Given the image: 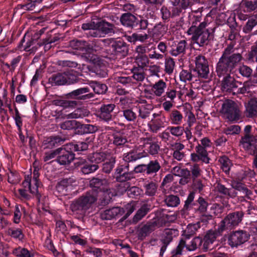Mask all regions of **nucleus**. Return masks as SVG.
Returning <instances> with one entry per match:
<instances>
[{
    "label": "nucleus",
    "mask_w": 257,
    "mask_h": 257,
    "mask_svg": "<svg viewBox=\"0 0 257 257\" xmlns=\"http://www.w3.org/2000/svg\"><path fill=\"white\" fill-rule=\"evenodd\" d=\"M107 184L105 179L92 178L90 182V187L92 189L83 194L77 199L73 201L70 204L71 210L75 214L84 215L86 211L94 204L98 198V193L104 190Z\"/></svg>",
    "instance_id": "1"
},
{
    "label": "nucleus",
    "mask_w": 257,
    "mask_h": 257,
    "mask_svg": "<svg viewBox=\"0 0 257 257\" xmlns=\"http://www.w3.org/2000/svg\"><path fill=\"white\" fill-rule=\"evenodd\" d=\"M207 23L203 22L198 26H192L187 31V34L191 35V40L200 47H204L209 44V30L206 27Z\"/></svg>",
    "instance_id": "2"
},
{
    "label": "nucleus",
    "mask_w": 257,
    "mask_h": 257,
    "mask_svg": "<svg viewBox=\"0 0 257 257\" xmlns=\"http://www.w3.org/2000/svg\"><path fill=\"white\" fill-rule=\"evenodd\" d=\"M103 43L107 48L106 51L110 55L124 57L127 55L128 48L127 44L122 40L114 38L103 39Z\"/></svg>",
    "instance_id": "3"
},
{
    "label": "nucleus",
    "mask_w": 257,
    "mask_h": 257,
    "mask_svg": "<svg viewBox=\"0 0 257 257\" xmlns=\"http://www.w3.org/2000/svg\"><path fill=\"white\" fill-rule=\"evenodd\" d=\"M121 24L124 27L132 29L146 30L148 21L141 16L136 17L130 13L123 14L120 18Z\"/></svg>",
    "instance_id": "4"
},
{
    "label": "nucleus",
    "mask_w": 257,
    "mask_h": 257,
    "mask_svg": "<svg viewBox=\"0 0 257 257\" xmlns=\"http://www.w3.org/2000/svg\"><path fill=\"white\" fill-rule=\"evenodd\" d=\"M241 56L239 54H233L227 56L225 58H221L217 63L216 72L219 77L228 75L234 65L241 59Z\"/></svg>",
    "instance_id": "5"
},
{
    "label": "nucleus",
    "mask_w": 257,
    "mask_h": 257,
    "mask_svg": "<svg viewBox=\"0 0 257 257\" xmlns=\"http://www.w3.org/2000/svg\"><path fill=\"white\" fill-rule=\"evenodd\" d=\"M209 147V139L204 138L195 147V153L191 154L190 160L193 162H201L205 164L209 163V154L207 148Z\"/></svg>",
    "instance_id": "6"
},
{
    "label": "nucleus",
    "mask_w": 257,
    "mask_h": 257,
    "mask_svg": "<svg viewBox=\"0 0 257 257\" xmlns=\"http://www.w3.org/2000/svg\"><path fill=\"white\" fill-rule=\"evenodd\" d=\"M78 81L77 76L72 70L53 74L48 79L49 83L52 86L71 84L77 82Z\"/></svg>",
    "instance_id": "7"
},
{
    "label": "nucleus",
    "mask_w": 257,
    "mask_h": 257,
    "mask_svg": "<svg viewBox=\"0 0 257 257\" xmlns=\"http://www.w3.org/2000/svg\"><path fill=\"white\" fill-rule=\"evenodd\" d=\"M221 113L230 121H238L241 116L238 105L233 101L227 99L222 105Z\"/></svg>",
    "instance_id": "8"
},
{
    "label": "nucleus",
    "mask_w": 257,
    "mask_h": 257,
    "mask_svg": "<svg viewBox=\"0 0 257 257\" xmlns=\"http://www.w3.org/2000/svg\"><path fill=\"white\" fill-rule=\"evenodd\" d=\"M191 235V234H185L183 238L180 239L178 246L172 251L173 256H177L181 254L182 249L185 247L189 251H193L201 244L202 240L199 237H195L191 240L190 244H187L186 240L189 239Z\"/></svg>",
    "instance_id": "9"
},
{
    "label": "nucleus",
    "mask_w": 257,
    "mask_h": 257,
    "mask_svg": "<svg viewBox=\"0 0 257 257\" xmlns=\"http://www.w3.org/2000/svg\"><path fill=\"white\" fill-rule=\"evenodd\" d=\"M243 213L241 211H237L227 215L221 222L218 227L219 232H222L225 229H231L237 225L241 221Z\"/></svg>",
    "instance_id": "10"
},
{
    "label": "nucleus",
    "mask_w": 257,
    "mask_h": 257,
    "mask_svg": "<svg viewBox=\"0 0 257 257\" xmlns=\"http://www.w3.org/2000/svg\"><path fill=\"white\" fill-rule=\"evenodd\" d=\"M66 96L69 99L87 101L94 98V94L90 92L88 87H84L72 91L67 93Z\"/></svg>",
    "instance_id": "11"
},
{
    "label": "nucleus",
    "mask_w": 257,
    "mask_h": 257,
    "mask_svg": "<svg viewBox=\"0 0 257 257\" xmlns=\"http://www.w3.org/2000/svg\"><path fill=\"white\" fill-rule=\"evenodd\" d=\"M114 176L118 182H124L134 178L133 172L130 171L128 164L118 165L115 170Z\"/></svg>",
    "instance_id": "12"
},
{
    "label": "nucleus",
    "mask_w": 257,
    "mask_h": 257,
    "mask_svg": "<svg viewBox=\"0 0 257 257\" xmlns=\"http://www.w3.org/2000/svg\"><path fill=\"white\" fill-rule=\"evenodd\" d=\"M196 67L195 70L197 72L199 78L207 79L209 74L208 61L202 55L198 56L195 60Z\"/></svg>",
    "instance_id": "13"
},
{
    "label": "nucleus",
    "mask_w": 257,
    "mask_h": 257,
    "mask_svg": "<svg viewBox=\"0 0 257 257\" xmlns=\"http://www.w3.org/2000/svg\"><path fill=\"white\" fill-rule=\"evenodd\" d=\"M75 183L76 180L72 177L63 179L57 183L56 191L60 195H67L72 190Z\"/></svg>",
    "instance_id": "14"
},
{
    "label": "nucleus",
    "mask_w": 257,
    "mask_h": 257,
    "mask_svg": "<svg viewBox=\"0 0 257 257\" xmlns=\"http://www.w3.org/2000/svg\"><path fill=\"white\" fill-rule=\"evenodd\" d=\"M242 148L252 155L257 156V139L252 135H245L240 142Z\"/></svg>",
    "instance_id": "15"
},
{
    "label": "nucleus",
    "mask_w": 257,
    "mask_h": 257,
    "mask_svg": "<svg viewBox=\"0 0 257 257\" xmlns=\"http://www.w3.org/2000/svg\"><path fill=\"white\" fill-rule=\"evenodd\" d=\"M249 235L244 231H237L230 234L228 237V244L231 247H236L248 240Z\"/></svg>",
    "instance_id": "16"
},
{
    "label": "nucleus",
    "mask_w": 257,
    "mask_h": 257,
    "mask_svg": "<svg viewBox=\"0 0 257 257\" xmlns=\"http://www.w3.org/2000/svg\"><path fill=\"white\" fill-rule=\"evenodd\" d=\"M59 156L57 157V162L60 165H66L70 164L75 159V154L72 151H68L66 148H60Z\"/></svg>",
    "instance_id": "17"
},
{
    "label": "nucleus",
    "mask_w": 257,
    "mask_h": 257,
    "mask_svg": "<svg viewBox=\"0 0 257 257\" xmlns=\"http://www.w3.org/2000/svg\"><path fill=\"white\" fill-rule=\"evenodd\" d=\"M116 105L114 103L102 104L99 108V118L106 121L111 120L112 113Z\"/></svg>",
    "instance_id": "18"
},
{
    "label": "nucleus",
    "mask_w": 257,
    "mask_h": 257,
    "mask_svg": "<svg viewBox=\"0 0 257 257\" xmlns=\"http://www.w3.org/2000/svg\"><path fill=\"white\" fill-rule=\"evenodd\" d=\"M153 109L152 105H146L145 106H139L137 125L141 127L144 124V121L148 118Z\"/></svg>",
    "instance_id": "19"
},
{
    "label": "nucleus",
    "mask_w": 257,
    "mask_h": 257,
    "mask_svg": "<svg viewBox=\"0 0 257 257\" xmlns=\"http://www.w3.org/2000/svg\"><path fill=\"white\" fill-rule=\"evenodd\" d=\"M124 213V210L123 208L113 207L102 212L100 213V217L102 220H110L115 217L120 216Z\"/></svg>",
    "instance_id": "20"
},
{
    "label": "nucleus",
    "mask_w": 257,
    "mask_h": 257,
    "mask_svg": "<svg viewBox=\"0 0 257 257\" xmlns=\"http://www.w3.org/2000/svg\"><path fill=\"white\" fill-rule=\"evenodd\" d=\"M22 59V56L18 55L16 57L13 58L10 61V63L5 62L1 59H0V62L1 63V68L3 71L5 72L13 73L15 71L16 68L18 67Z\"/></svg>",
    "instance_id": "21"
},
{
    "label": "nucleus",
    "mask_w": 257,
    "mask_h": 257,
    "mask_svg": "<svg viewBox=\"0 0 257 257\" xmlns=\"http://www.w3.org/2000/svg\"><path fill=\"white\" fill-rule=\"evenodd\" d=\"M115 27L112 24L109 23L105 21L102 20L97 23L96 31L101 32L102 34L108 35L114 34L116 32ZM100 35L99 34V36Z\"/></svg>",
    "instance_id": "22"
},
{
    "label": "nucleus",
    "mask_w": 257,
    "mask_h": 257,
    "mask_svg": "<svg viewBox=\"0 0 257 257\" xmlns=\"http://www.w3.org/2000/svg\"><path fill=\"white\" fill-rule=\"evenodd\" d=\"M42 1L43 0H26V3L18 5L16 9L36 12L39 11V9H36V8L40 4Z\"/></svg>",
    "instance_id": "23"
},
{
    "label": "nucleus",
    "mask_w": 257,
    "mask_h": 257,
    "mask_svg": "<svg viewBox=\"0 0 257 257\" xmlns=\"http://www.w3.org/2000/svg\"><path fill=\"white\" fill-rule=\"evenodd\" d=\"M236 81L230 75L225 77L222 83V89L223 91L232 93L236 88Z\"/></svg>",
    "instance_id": "24"
},
{
    "label": "nucleus",
    "mask_w": 257,
    "mask_h": 257,
    "mask_svg": "<svg viewBox=\"0 0 257 257\" xmlns=\"http://www.w3.org/2000/svg\"><path fill=\"white\" fill-rule=\"evenodd\" d=\"M187 48V43L183 40L178 42L175 46L173 47L170 52V54L173 56L176 57L180 55H184L186 50Z\"/></svg>",
    "instance_id": "25"
},
{
    "label": "nucleus",
    "mask_w": 257,
    "mask_h": 257,
    "mask_svg": "<svg viewBox=\"0 0 257 257\" xmlns=\"http://www.w3.org/2000/svg\"><path fill=\"white\" fill-rule=\"evenodd\" d=\"M151 210V205L149 204H144L141 206L140 209L136 213L133 218V223H137L140 220L143 219Z\"/></svg>",
    "instance_id": "26"
},
{
    "label": "nucleus",
    "mask_w": 257,
    "mask_h": 257,
    "mask_svg": "<svg viewBox=\"0 0 257 257\" xmlns=\"http://www.w3.org/2000/svg\"><path fill=\"white\" fill-rule=\"evenodd\" d=\"M167 88V83L163 79H160L152 85L151 90L158 97L162 96Z\"/></svg>",
    "instance_id": "27"
},
{
    "label": "nucleus",
    "mask_w": 257,
    "mask_h": 257,
    "mask_svg": "<svg viewBox=\"0 0 257 257\" xmlns=\"http://www.w3.org/2000/svg\"><path fill=\"white\" fill-rule=\"evenodd\" d=\"M109 154L105 152H96L90 154L88 156L89 161L95 164L100 163L103 162L108 158Z\"/></svg>",
    "instance_id": "28"
},
{
    "label": "nucleus",
    "mask_w": 257,
    "mask_h": 257,
    "mask_svg": "<svg viewBox=\"0 0 257 257\" xmlns=\"http://www.w3.org/2000/svg\"><path fill=\"white\" fill-rule=\"evenodd\" d=\"M168 118L172 124L180 125L183 121V116L181 111L173 109L169 112Z\"/></svg>",
    "instance_id": "29"
},
{
    "label": "nucleus",
    "mask_w": 257,
    "mask_h": 257,
    "mask_svg": "<svg viewBox=\"0 0 257 257\" xmlns=\"http://www.w3.org/2000/svg\"><path fill=\"white\" fill-rule=\"evenodd\" d=\"M164 118L152 119L148 126L150 131L155 134L157 133L162 128L165 127Z\"/></svg>",
    "instance_id": "30"
},
{
    "label": "nucleus",
    "mask_w": 257,
    "mask_h": 257,
    "mask_svg": "<svg viewBox=\"0 0 257 257\" xmlns=\"http://www.w3.org/2000/svg\"><path fill=\"white\" fill-rule=\"evenodd\" d=\"M257 8V1L254 0H242L239 5V9L244 12H250Z\"/></svg>",
    "instance_id": "31"
},
{
    "label": "nucleus",
    "mask_w": 257,
    "mask_h": 257,
    "mask_svg": "<svg viewBox=\"0 0 257 257\" xmlns=\"http://www.w3.org/2000/svg\"><path fill=\"white\" fill-rule=\"evenodd\" d=\"M112 138L110 142L117 147H123L127 142L126 136L119 133H113Z\"/></svg>",
    "instance_id": "32"
},
{
    "label": "nucleus",
    "mask_w": 257,
    "mask_h": 257,
    "mask_svg": "<svg viewBox=\"0 0 257 257\" xmlns=\"http://www.w3.org/2000/svg\"><path fill=\"white\" fill-rule=\"evenodd\" d=\"M147 175L155 176L157 172L161 169V166L158 160L150 161L147 164Z\"/></svg>",
    "instance_id": "33"
},
{
    "label": "nucleus",
    "mask_w": 257,
    "mask_h": 257,
    "mask_svg": "<svg viewBox=\"0 0 257 257\" xmlns=\"http://www.w3.org/2000/svg\"><path fill=\"white\" fill-rule=\"evenodd\" d=\"M246 115L248 117H254L257 115V102L250 100L246 106Z\"/></svg>",
    "instance_id": "34"
},
{
    "label": "nucleus",
    "mask_w": 257,
    "mask_h": 257,
    "mask_svg": "<svg viewBox=\"0 0 257 257\" xmlns=\"http://www.w3.org/2000/svg\"><path fill=\"white\" fill-rule=\"evenodd\" d=\"M89 113V110L86 108H78L76 109L73 112L68 114L66 115V117L70 119L83 118V117L88 116Z\"/></svg>",
    "instance_id": "35"
},
{
    "label": "nucleus",
    "mask_w": 257,
    "mask_h": 257,
    "mask_svg": "<svg viewBox=\"0 0 257 257\" xmlns=\"http://www.w3.org/2000/svg\"><path fill=\"white\" fill-rule=\"evenodd\" d=\"M133 73L132 77L138 82H142L144 80L146 74L144 69L142 67H134L131 70Z\"/></svg>",
    "instance_id": "36"
},
{
    "label": "nucleus",
    "mask_w": 257,
    "mask_h": 257,
    "mask_svg": "<svg viewBox=\"0 0 257 257\" xmlns=\"http://www.w3.org/2000/svg\"><path fill=\"white\" fill-rule=\"evenodd\" d=\"M144 187L145 190V194L149 196H154L158 189V184L156 182L154 181L149 182L148 183H146L144 185Z\"/></svg>",
    "instance_id": "37"
},
{
    "label": "nucleus",
    "mask_w": 257,
    "mask_h": 257,
    "mask_svg": "<svg viewBox=\"0 0 257 257\" xmlns=\"http://www.w3.org/2000/svg\"><path fill=\"white\" fill-rule=\"evenodd\" d=\"M69 46L73 49L83 52L86 49L87 43L83 40H73L69 42Z\"/></svg>",
    "instance_id": "38"
},
{
    "label": "nucleus",
    "mask_w": 257,
    "mask_h": 257,
    "mask_svg": "<svg viewBox=\"0 0 257 257\" xmlns=\"http://www.w3.org/2000/svg\"><path fill=\"white\" fill-rule=\"evenodd\" d=\"M122 116L129 122H135L137 121V113L132 108H125L121 110Z\"/></svg>",
    "instance_id": "39"
},
{
    "label": "nucleus",
    "mask_w": 257,
    "mask_h": 257,
    "mask_svg": "<svg viewBox=\"0 0 257 257\" xmlns=\"http://www.w3.org/2000/svg\"><path fill=\"white\" fill-rule=\"evenodd\" d=\"M90 85L94 92L98 94H104L107 90V86L105 84L100 82L92 81Z\"/></svg>",
    "instance_id": "40"
},
{
    "label": "nucleus",
    "mask_w": 257,
    "mask_h": 257,
    "mask_svg": "<svg viewBox=\"0 0 257 257\" xmlns=\"http://www.w3.org/2000/svg\"><path fill=\"white\" fill-rule=\"evenodd\" d=\"M63 140L59 137H51L47 138L44 141V144L47 148H52L56 147L59 144L63 142Z\"/></svg>",
    "instance_id": "41"
},
{
    "label": "nucleus",
    "mask_w": 257,
    "mask_h": 257,
    "mask_svg": "<svg viewBox=\"0 0 257 257\" xmlns=\"http://www.w3.org/2000/svg\"><path fill=\"white\" fill-rule=\"evenodd\" d=\"M166 27L161 23L156 24L152 29L153 36L159 38L164 36L167 31Z\"/></svg>",
    "instance_id": "42"
},
{
    "label": "nucleus",
    "mask_w": 257,
    "mask_h": 257,
    "mask_svg": "<svg viewBox=\"0 0 257 257\" xmlns=\"http://www.w3.org/2000/svg\"><path fill=\"white\" fill-rule=\"evenodd\" d=\"M35 196L38 201V205L40 208L46 210L48 205V198L44 195L38 192V188H36Z\"/></svg>",
    "instance_id": "43"
},
{
    "label": "nucleus",
    "mask_w": 257,
    "mask_h": 257,
    "mask_svg": "<svg viewBox=\"0 0 257 257\" xmlns=\"http://www.w3.org/2000/svg\"><path fill=\"white\" fill-rule=\"evenodd\" d=\"M257 25V14L249 18L246 25L243 28V32L245 34L250 33L253 27Z\"/></svg>",
    "instance_id": "44"
},
{
    "label": "nucleus",
    "mask_w": 257,
    "mask_h": 257,
    "mask_svg": "<svg viewBox=\"0 0 257 257\" xmlns=\"http://www.w3.org/2000/svg\"><path fill=\"white\" fill-rule=\"evenodd\" d=\"M115 162L116 158L111 156L108 159V161L103 164L102 168V172L106 174H109L114 168Z\"/></svg>",
    "instance_id": "45"
},
{
    "label": "nucleus",
    "mask_w": 257,
    "mask_h": 257,
    "mask_svg": "<svg viewBox=\"0 0 257 257\" xmlns=\"http://www.w3.org/2000/svg\"><path fill=\"white\" fill-rule=\"evenodd\" d=\"M149 38L148 35L145 34H139L135 33L131 36H127V40L131 43H135L137 41L144 42Z\"/></svg>",
    "instance_id": "46"
},
{
    "label": "nucleus",
    "mask_w": 257,
    "mask_h": 257,
    "mask_svg": "<svg viewBox=\"0 0 257 257\" xmlns=\"http://www.w3.org/2000/svg\"><path fill=\"white\" fill-rule=\"evenodd\" d=\"M220 163V167L226 174H228L231 166V163L228 157L226 156H222L218 160Z\"/></svg>",
    "instance_id": "47"
},
{
    "label": "nucleus",
    "mask_w": 257,
    "mask_h": 257,
    "mask_svg": "<svg viewBox=\"0 0 257 257\" xmlns=\"http://www.w3.org/2000/svg\"><path fill=\"white\" fill-rule=\"evenodd\" d=\"M155 47L152 44L141 45L138 46L136 48V52L138 55H146L145 54L149 52L151 50H155Z\"/></svg>",
    "instance_id": "48"
},
{
    "label": "nucleus",
    "mask_w": 257,
    "mask_h": 257,
    "mask_svg": "<svg viewBox=\"0 0 257 257\" xmlns=\"http://www.w3.org/2000/svg\"><path fill=\"white\" fill-rule=\"evenodd\" d=\"M53 32L54 30H52L49 33H47V37L43 39L42 42H38V44L40 46L43 45H46L57 41L59 39V37L56 34H55L53 36L52 33Z\"/></svg>",
    "instance_id": "49"
},
{
    "label": "nucleus",
    "mask_w": 257,
    "mask_h": 257,
    "mask_svg": "<svg viewBox=\"0 0 257 257\" xmlns=\"http://www.w3.org/2000/svg\"><path fill=\"white\" fill-rule=\"evenodd\" d=\"M154 224L153 223H147L144 225L139 230V237L141 238L145 237L154 230Z\"/></svg>",
    "instance_id": "50"
},
{
    "label": "nucleus",
    "mask_w": 257,
    "mask_h": 257,
    "mask_svg": "<svg viewBox=\"0 0 257 257\" xmlns=\"http://www.w3.org/2000/svg\"><path fill=\"white\" fill-rule=\"evenodd\" d=\"M7 233L11 237L18 239L20 240H22L25 236L22 230L20 228H9L8 229Z\"/></svg>",
    "instance_id": "51"
},
{
    "label": "nucleus",
    "mask_w": 257,
    "mask_h": 257,
    "mask_svg": "<svg viewBox=\"0 0 257 257\" xmlns=\"http://www.w3.org/2000/svg\"><path fill=\"white\" fill-rule=\"evenodd\" d=\"M68 146L70 149L75 151H83L88 149V145L86 142H78L76 144L70 143Z\"/></svg>",
    "instance_id": "52"
},
{
    "label": "nucleus",
    "mask_w": 257,
    "mask_h": 257,
    "mask_svg": "<svg viewBox=\"0 0 257 257\" xmlns=\"http://www.w3.org/2000/svg\"><path fill=\"white\" fill-rule=\"evenodd\" d=\"M80 123L76 120H66L60 124V127L63 130H71L78 127Z\"/></svg>",
    "instance_id": "53"
},
{
    "label": "nucleus",
    "mask_w": 257,
    "mask_h": 257,
    "mask_svg": "<svg viewBox=\"0 0 257 257\" xmlns=\"http://www.w3.org/2000/svg\"><path fill=\"white\" fill-rule=\"evenodd\" d=\"M165 202L168 206L176 207L180 204V199L176 195H170L166 197Z\"/></svg>",
    "instance_id": "54"
},
{
    "label": "nucleus",
    "mask_w": 257,
    "mask_h": 257,
    "mask_svg": "<svg viewBox=\"0 0 257 257\" xmlns=\"http://www.w3.org/2000/svg\"><path fill=\"white\" fill-rule=\"evenodd\" d=\"M13 253L18 257H32L33 255L25 248L19 247L15 248Z\"/></svg>",
    "instance_id": "55"
},
{
    "label": "nucleus",
    "mask_w": 257,
    "mask_h": 257,
    "mask_svg": "<svg viewBox=\"0 0 257 257\" xmlns=\"http://www.w3.org/2000/svg\"><path fill=\"white\" fill-rule=\"evenodd\" d=\"M97 23L94 22H91L89 23H85L82 24V29L84 30H92L93 32L91 33V35L94 37H98L99 33L96 31Z\"/></svg>",
    "instance_id": "56"
},
{
    "label": "nucleus",
    "mask_w": 257,
    "mask_h": 257,
    "mask_svg": "<svg viewBox=\"0 0 257 257\" xmlns=\"http://www.w3.org/2000/svg\"><path fill=\"white\" fill-rule=\"evenodd\" d=\"M175 63L171 57L167 58L165 62V71L167 74H171L173 73Z\"/></svg>",
    "instance_id": "57"
},
{
    "label": "nucleus",
    "mask_w": 257,
    "mask_h": 257,
    "mask_svg": "<svg viewBox=\"0 0 257 257\" xmlns=\"http://www.w3.org/2000/svg\"><path fill=\"white\" fill-rule=\"evenodd\" d=\"M174 232V230L172 229H166L165 230L164 235L161 240L162 244H169L173 239V234Z\"/></svg>",
    "instance_id": "58"
},
{
    "label": "nucleus",
    "mask_w": 257,
    "mask_h": 257,
    "mask_svg": "<svg viewBox=\"0 0 257 257\" xmlns=\"http://www.w3.org/2000/svg\"><path fill=\"white\" fill-rule=\"evenodd\" d=\"M99 169L97 164H86L81 168V171L84 174H89L93 173Z\"/></svg>",
    "instance_id": "59"
},
{
    "label": "nucleus",
    "mask_w": 257,
    "mask_h": 257,
    "mask_svg": "<svg viewBox=\"0 0 257 257\" xmlns=\"http://www.w3.org/2000/svg\"><path fill=\"white\" fill-rule=\"evenodd\" d=\"M136 62L138 66L137 67L144 69L148 65L149 60L147 55H137L136 57Z\"/></svg>",
    "instance_id": "60"
},
{
    "label": "nucleus",
    "mask_w": 257,
    "mask_h": 257,
    "mask_svg": "<svg viewBox=\"0 0 257 257\" xmlns=\"http://www.w3.org/2000/svg\"><path fill=\"white\" fill-rule=\"evenodd\" d=\"M195 193L193 192H191L188 196L187 200L185 202V204L181 212L185 213L187 211L190 210L192 207V202L194 199Z\"/></svg>",
    "instance_id": "61"
},
{
    "label": "nucleus",
    "mask_w": 257,
    "mask_h": 257,
    "mask_svg": "<svg viewBox=\"0 0 257 257\" xmlns=\"http://www.w3.org/2000/svg\"><path fill=\"white\" fill-rule=\"evenodd\" d=\"M195 193L193 192H191L188 196L187 200L185 202V204L181 212L185 213L187 211L190 210L192 207V202L194 199Z\"/></svg>",
    "instance_id": "62"
},
{
    "label": "nucleus",
    "mask_w": 257,
    "mask_h": 257,
    "mask_svg": "<svg viewBox=\"0 0 257 257\" xmlns=\"http://www.w3.org/2000/svg\"><path fill=\"white\" fill-rule=\"evenodd\" d=\"M8 181L10 183L16 184L20 182V177L16 171H10L8 174Z\"/></svg>",
    "instance_id": "63"
},
{
    "label": "nucleus",
    "mask_w": 257,
    "mask_h": 257,
    "mask_svg": "<svg viewBox=\"0 0 257 257\" xmlns=\"http://www.w3.org/2000/svg\"><path fill=\"white\" fill-rule=\"evenodd\" d=\"M144 156L141 153H138L135 152L128 153L124 157V160L127 162H133L143 158Z\"/></svg>",
    "instance_id": "64"
}]
</instances>
